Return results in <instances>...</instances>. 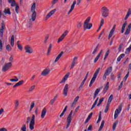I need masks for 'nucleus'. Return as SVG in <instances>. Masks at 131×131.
I'll use <instances>...</instances> for the list:
<instances>
[{
	"mask_svg": "<svg viewBox=\"0 0 131 131\" xmlns=\"http://www.w3.org/2000/svg\"><path fill=\"white\" fill-rule=\"evenodd\" d=\"M127 29L129 30H130L131 29V24H129L127 27Z\"/></svg>",
	"mask_w": 131,
	"mask_h": 131,
	"instance_id": "nucleus-64",
	"label": "nucleus"
},
{
	"mask_svg": "<svg viewBox=\"0 0 131 131\" xmlns=\"http://www.w3.org/2000/svg\"><path fill=\"white\" fill-rule=\"evenodd\" d=\"M13 62H14V56L11 55L9 58V63H13Z\"/></svg>",
	"mask_w": 131,
	"mask_h": 131,
	"instance_id": "nucleus-46",
	"label": "nucleus"
},
{
	"mask_svg": "<svg viewBox=\"0 0 131 131\" xmlns=\"http://www.w3.org/2000/svg\"><path fill=\"white\" fill-rule=\"evenodd\" d=\"M69 88V85L68 84H66L63 89V95L66 97L68 94V89Z\"/></svg>",
	"mask_w": 131,
	"mask_h": 131,
	"instance_id": "nucleus-16",
	"label": "nucleus"
},
{
	"mask_svg": "<svg viewBox=\"0 0 131 131\" xmlns=\"http://www.w3.org/2000/svg\"><path fill=\"white\" fill-rule=\"evenodd\" d=\"M127 25V21H125L122 25V29H121V33H123L124 32V30H125V27Z\"/></svg>",
	"mask_w": 131,
	"mask_h": 131,
	"instance_id": "nucleus-25",
	"label": "nucleus"
},
{
	"mask_svg": "<svg viewBox=\"0 0 131 131\" xmlns=\"http://www.w3.org/2000/svg\"><path fill=\"white\" fill-rule=\"evenodd\" d=\"M109 107H110V104H106L105 109L104 110V113H107V112H108V110H109Z\"/></svg>",
	"mask_w": 131,
	"mask_h": 131,
	"instance_id": "nucleus-45",
	"label": "nucleus"
},
{
	"mask_svg": "<svg viewBox=\"0 0 131 131\" xmlns=\"http://www.w3.org/2000/svg\"><path fill=\"white\" fill-rule=\"evenodd\" d=\"M68 32H69L68 30H66V31H64L63 32V33L58 38V40L57 41L58 43H59V42H61V41H62V40H63V39H64V38H65L66 36L67 35V34H68Z\"/></svg>",
	"mask_w": 131,
	"mask_h": 131,
	"instance_id": "nucleus-11",
	"label": "nucleus"
},
{
	"mask_svg": "<svg viewBox=\"0 0 131 131\" xmlns=\"http://www.w3.org/2000/svg\"><path fill=\"white\" fill-rule=\"evenodd\" d=\"M14 42H15V38H14V35H13L11 36V40H10V43H11V47H14V45H15Z\"/></svg>",
	"mask_w": 131,
	"mask_h": 131,
	"instance_id": "nucleus-26",
	"label": "nucleus"
},
{
	"mask_svg": "<svg viewBox=\"0 0 131 131\" xmlns=\"http://www.w3.org/2000/svg\"><path fill=\"white\" fill-rule=\"evenodd\" d=\"M101 15L104 18H107L109 16V10L107 7H103L101 8Z\"/></svg>",
	"mask_w": 131,
	"mask_h": 131,
	"instance_id": "nucleus-6",
	"label": "nucleus"
},
{
	"mask_svg": "<svg viewBox=\"0 0 131 131\" xmlns=\"http://www.w3.org/2000/svg\"><path fill=\"white\" fill-rule=\"evenodd\" d=\"M109 90V82H107L106 85L104 86V88L102 91L103 95H105L107 91Z\"/></svg>",
	"mask_w": 131,
	"mask_h": 131,
	"instance_id": "nucleus-17",
	"label": "nucleus"
},
{
	"mask_svg": "<svg viewBox=\"0 0 131 131\" xmlns=\"http://www.w3.org/2000/svg\"><path fill=\"white\" fill-rule=\"evenodd\" d=\"M49 35H47L46 37L45 38V40H44V43H47L48 42V40L49 39Z\"/></svg>",
	"mask_w": 131,
	"mask_h": 131,
	"instance_id": "nucleus-53",
	"label": "nucleus"
},
{
	"mask_svg": "<svg viewBox=\"0 0 131 131\" xmlns=\"http://www.w3.org/2000/svg\"><path fill=\"white\" fill-rule=\"evenodd\" d=\"M24 83V80H20L17 83H16L13 86V89H15V88H17V86H19L20 85H22Z\"/></svg>",
	"mask_w": 131,
	"mask_h": 131,
	"instance_id": "nucleus-21",
	"label": "nucleus"
},
{
	"mask_svg": "<svg viewBox=\"0 0 131 131\" xmlns=\"http://www.w3.org/2000/svg\"><path fill=\"white\" fill-rule=\"evenodd\" d=\"M109 54H110V50H108L105 53L103 60H106L107 59V57L109 56Z\"/></svg>",
	"mask_w": 131,
	"mask_h": 131,
	"instance_id": "nucleus-37",
	"label": "nucleus"
},
{
	"mask_svg": "<svg viewBox=\"0 0 131 131\" xmlns=\"http://www.w3.org/2000/svg\"><path fill=\"white\" fill-rule=\"evenodd\" d=\"M68 108V106L66 105L63 110V111H62V112L61 113V114L60 115L59 117H63V116H64V114H65V113L66 112V111H67V108Z\"/></svg>",
	"mask_w": 131,
	"mask_h": 131,
	"instance_id": "nucleus-33",
	"label": "nucleus"
},
{
	"mask_svg": "<svg viewBox=\"0 0 131 131\" xmlns=\"http://www.w3.org/2000/svg\"><path fill=\"white\" fill-rule=\"evenodd\" d=\"M35 124V116L32 115L31 120L30 122V130H33L34 129V125Z\"/></svg>",
	"mask_w": 131,
	"mask_h": 131,
	"instance_id": "nucleus-7",
	"label": "nucleus"
},
{
	"mask_svg": "<svg viewBox=\"0 0 131 131\" xmlns=\"http://www.w3.org/2000/svg\"><path fill=\"white\" fill-rule=\"evenodd\" d=\"M17 48L18 50H19V51H23V47L22 46V45H21V44H18L17 45Z\"/></svg>",
	"mask_w": 131,
	"mask_h": 131,
	"instance_id": "nucleus-50",
	"label": "nucleus"
},
{
	"mask_svg": "<svg viewBox=\"0 0 131 131\" xmlns=\"http://www.w3.org/2000/svg\"><path fill=\"white\" fill-rule=\"evenodd\" d=\"M69 75H70V73H68L63 77L62 80L61 81L60 83H64L65 81L67 80L68 77H69Z\"/></svg>",
	"mask_w": 131,
	"mask_h": 131,
	"instance_id": "nucleus-20",
	"label": "nucleus"
},
{
	"mask_svg": "<svg viewBox=\"0 0 131 131\" xmlns=\"http://www.w3.org/2000/svg\"><path fill=\"white\" fill-rule=\"evenodd\" d=\"M112 67H110L106 69L103 76V80H106V79H107V76L112 72Z\"/></svg>",
	"mask_w": 131,
	"mask_h": 131,
	"instance_id": "nucleus-8",
	"label": "nucleus"
},
{
	"mask_svg": "<svg viewBox=\"0 0 131 131\" xmlns=\"http://www.w3.org/2000/svg\"><path fill=\"white\" fill-rule=\"evenodd\" d=\"M115 28H116V25L115 24L110 32L108 39H110L112 37V35H113V33H114V31H115Z\"/></svg>",
	"mask_w": 131,
	"mask_h": 131,
	"instance_id": "nucleus-15",
	"label": "nucleus"
},
{
	"mask_svg": "<svg viewBox=\"0 0 131 131\" xmlns=\"http://www.w3.org/2000/svg\"><path fill=\"white\" fill-rule=\"evenodd\" d=\"M18 106H19V101L18 100H16L15 101V108L16 110L18 109Z\"/></svg>",
	"mask_w": 131,
	"mask_h": 131,
	"instance_id": "nucleus-41",
	"label": "nucleus"
},
{
	"mask_svg": "<svg viewBox=\"0 0 131 131\" xmlns=\"http://www.w3.org/2000/svg\"><path fill=\"white\" fill-rule=\"evenodd\" d=\"M72 114H73V111H71L68 115L67 118V126L66 128H68L69 126H70V124H71V122L72 121Z\"/></svg>",
	"mask_w": 131,
	"mask_h": 131,
	"instance_id": "nucleus-5",
	"label": "nucleus"
},
{
	"mask_svg": "<svg viewBox=\"0 0 131 131\" xmlns=\"http://www.w3.org/2000/svg\"><path fill=\"white\" fill-rule=\"evenodd\" d=\"M20 129L22 131H26V124H24Z\"/></svg>",
	"mask_w": 131,
	"mask_h": 131,
	"instance_id": "nucleus-51",
	"label": "nucleus"
},
{
	"mask_svg": "<svg viewBox=\"0 0 131 131\" xmlns=\"http://www.w3.org/2000/svg\"><path fill=\"white\" fill-rule=\"evenodd\" d=\"M5 14H8V15H11V10H10V8H6L5 9L4 11H3Z\"/></svg>",
	"mask_w": 131,
	"mask_h": 131,
	"instance_id": "nucleus-32",
	"label": "nucleus"
},
{
	"mask_svg": "<svg viewBox=\"0 0 131 131\" xmlns=\"http://www.w3.org/2000/svg\"><path fill=\"white\" fill-rule=\"evenodd\" d=\"M100 91H101V89H97L94 92V95L98 96L99 93H100Z\"/></svg>",
	"mask_w": 131,
	"mask_h": 131,
	"instance_id": "nucleus-48",
	"label": "nucleus"
},
{
	"mask_svg": "<svg viewBox=\"0 0 131 131\" xmlns=\"http://www.w3.org/2000/svg\"><path fill=\"white\" fill-rule=\"evenodd\" d=\"M6 50L8 52H10V51H12V48H11V46L10 45H7L6 46Z\"/></svg>",
	"mask_w": 131,
	"mask_h": 131,
	"instance_id": "nucleus-44",
	"label": "nucleus"
},
{
	"mask_svg": "<svg viewBox=\"0 0 131 131\" xmlns=\"http://www.w3.org/2000/svg\"><path fill=\"white\" fill-rule=\"evenodd\" d=\"M102 53H103V50H101L100 53L98 54L97 56L95 58L94 62L97 63V61L100 58V57H101V55H102Z\"/></svg>",
	"mask_w": 131,
	"mask_h": 131,
	"instance_id": "nucleus-24",
	"label": "nucleus"
},
{
	"mask_svg": "<svg viewBox=\"0 0 131 131\" xmlns=\"http://www.w3.org/2000/svg\"><path fill=\"white\" fill-rule=\"evenodd\" d=\"M81 26H82V24H81V23H79L78 25H77V28H80V27H81Z\"/></svg>",
	"mask_w": 131,
	"mask_h": 131,
	"instance_id": "nucleus-62",
	"label": "nucleus"
},
{
	"mask_svg": "<svg viewBox=\"0 0 131 131\" xmlns=\"http://www.w3.org/2000/svg\"><path fill=\"white\" fill-rule=\"evenodd\" d=\"M122 110V105L119 106L118 108H117L115 112L114 119H116L118 116V114H120Z\"/></svg>",
	"mask_w": 131,
	"mask_h": 131,
	"instance_id": "nucleus-9",
	"label": "nucleus"
},
{
	"mask_svg": "<svg viewBox=\"0 0 131 131\" xmlns=\"http://www.w3.org/2000/svg\"><path fill=\"white\" fill-rule=\"evenodd\" d=\"M19 9H20V7H19V6H16L15 7V12L17 14H18Z\"/></svg>",
	"mask_w": 131,
	"mask_h": 131,
	"instance_id": "nucleus-54",
	"label": "nucleus"
},
{
	"mask_svg": "<svg viewBox=\"0 0 131 131\" xmlns=\"http://www.w3.org/2000/svg\"><path fill=\"white\" fill-rule=\"evenodd\" d=\"M92 129H93V125L91 124L88 127L87 130H92Z\"/></svg>",
	"mask_w": 131,
	"mask_h": 131,
	"instance_id": "nucleus-58",
	"label": "nucleus"
},
{
	"mask_svg": "<svg viewBox=\"0 0 131 131\" xmlns=\"http://www.w3.org/2000/svg\"><path fill=\"white\" fill-rule=\"evenodd\" d=\"M35 9H36V3H34L31 8V11L32 13V19H30L27 24L29 28H31V26H32V21H35V19H36V12H35Z\"/></svg>",
	"mask_w": 131,
	"mask_h": 131,
	"instance_id": "nucleus-1",
	"label": "nucleus"
},
{
	"mask_svg": "<svg viewBox=\"0 0 131 131\" xmlns=\"http://www.w3.org/2000/svg\"><path fill=\"white\" fill-rule=\"evenodd\" d=\"M122 46H123V43H121L119 45V48H118L119 52H121V50H122Z\"/></svg>",
	"mask_w": 131,
	"mask_h": 131,
	"instance_id": "nucleus-55",
	"label": "nucleus"
},
{
	"mask_svg": "<svg viewBox=\"0 0 131 131\" xmlns=\"http://www.w3.org/2000/svg\"><path fill=\"white\" fill-rule=\"evenodd\" d=\"M129 33H130V30H128V29H126V30L124 33V35H128V34H129Z\"/></svg>",
	"mask_w": 131,
	"mask_h": 131,
	"instance_id": "nucleus-49",
	"label": "nucleus"
},
{
	"mask_svg": "<svg viewBox=\"0 0 131 131\" xmlns=\"http://www.w3.org/2000/svg\"><path fill=\"white\" fill-rule=\"evenodd\" d=\"M90 21H91V17L89 16L86 19V20L84 22V31H85L86 29H91V28L93 27V24L90 23Z\"/></svg>",
	"mask_w": 131,
	"mask_h": 131,
	"instance_id": "nucleus-2",
	"label": "nucleus"
},
{
	"mask_svg": "<svg viewBox=\"0 0 131 131\" xmlns=\"http://www.w3.org/2000/svg\"><path fill=\"white\" fill-rule=\"evenodd\" d=\"M98 101H99V97H97L96 100L95 101L94 103H93L91 110H93L95 107H96V105H97V103H98Z\"/></svg>",
	"mask_w": 131,
	"mask_h": 131,
	"instance_id": "nucleus-34",
	"label": "nucleus"
},
{
	"mask_svg": "<svg viewBox=\"0 0 131 131\" xmlns=\"http://www.w3.org/2000/svg\"><path fill=\"white\" fill-rule=\"evenodd\" d=\"M124 57H125V54L123 53L120 54V55L117 58V62H120V61L121 60V59H122L123 58H124Z\"/></svg>",
	"mask_w": 131,
	"mask_h": 131,
	"instance_id": "nucleus-30",
	"label": "nucleus"
},
{
	"mask_svg": "<svg viewBox=\"0 0 131 131\" xmlns=\"http://www.w3.org/2000/svg\"><path fill=\"white\" fill-rule=\"evenodd\" d=\"M64 54V52L63 51H61L60 54L57 56V57L56 58L54 62L55 63H57L59 60H60V58L62 57V55Z\"/></svg>",
	"mask_w": 131,
	"mask_h": 131,
	"instance_id": "nucleus-22",
	"label": "nucleus"
},
{
	"mask_svg": "<svg viewBox=\"0 0 131 131\" xmlns=\"http://www.w3.org/2000/svg\"><path fill=\"white\" fill-rule=\"evenodd\" d=\"M100 68L97 69L95 71V73L94 74L93 77H92L89 84L90 88H91V86H93V84L96 81V78H97V77L98 76V74H99V72H100Z\"/></svg>",
	"mask_w": 131,
	"mask_h": 131,
	"instance_id": "nucleus-3",
	"label": "nucleus"
},
{
	"mask_svg": "<svg viewBox=\"0 0 131 131\" xmlns=\"http://www.w3.org/2000/svg\"><path fill=\"white\" fill-rule=\"evenodd\" d=\"M15 79H11L10 81H12V82L19 81V79L17 78L16 76L15 77Z\"/></svg>",
	"mask_w": 131,
	"mask_h": 131,
	"instance_id": "nucleus-47",
	"label": "nucleus"
},
{
	"mask_svg": "<svg viewBox=\"0 0 131 131\" xmlns=\"http://www.w3.org/2000/svg\"><path fill=\"white\" fill-rule=\"evenodd\" d=\"M9 4H11V7H15L16 6V1L15 0H8Z\"/></svg>",
	"mask_w": 131,
	"mask_h": 131,
	"instance_id": "nucleus-28",
	"label": "nucleus"
},
{
	"mask_svg": "<svg viewBox=\"0 0 131 131\" xmlns=\"http://www.w3.org/2000/svg\"><path fill=\"white\" fill-rule=\"evenodd\" d=\"M75 5H76V0L74 1L73 4L71 5V9L68 13V15H69L72 12V11H73V10H74V7L75 6Z\"/></svg>",
	"mask_w": 131,
	"mask_h": 131,
	"instance_id": "nucleus-18",
	"label": "nucleus"
},
{
	"mask_svg": "<svg viewBox=\"0 0 131 131\" xmlns=\"http://www.w3.org/2000/svg\"><path fill=\"white\" fill-rule=\"evenodd\" d=\"M74 66H75V62L74 61H73V62L72 63L71 69H72V68H73V67H74Z\"/></svg>",
	"mask_w": 131,
	"mask_h": 131,
	"instance_id": "nucleus-61",
	"label": "nucleus"
},
{
	"mask_svg": "<svg viewBox=\"0 0 131 131\" xmlns=\"http://www.w3.org/2000/svg\"><path fill=\"white\" fill-rule=\"evenodd\" d=\"M92 116H93V112L91 113L88 117H87L85 121V123H88V122H89V121H90V120L91 119V118H92Z\"/></svg>",
	"mask_w": 131,
	"mask_h": 131,
	"instance_id": "nucleus-29",
	"label": "nucleus"
},
{
	"mask_svg": "<svg viewBox=\"0 0 131 131\" xmlns=\"http://www.w3.org/2000/svg\"><path fill=\"white\" fill-rule=\"evenodd\" d=\"M52 48H53V45L52 43H50L47 51V55H50V53H51V51H52Z\"/></svg>",
	"mask_w": 131,
	"mask_h": 131,
	"instance_id": "nucleus-36",
	"label": "nucleus"
},
{
	"mask_svg": "<svg viewBox=\"0 0 131 131\" xmlns=\"http://www.w3.org/2000/svg\"><path fill=\"white\" fill-rule=\"evenodd\" d=\"M35 89V85H32L29 89V93H31V92H33V90Z\"/></svg>",
	"mask_w": 131,
	"mask_h": 131,
	"instance_id": "nucleus-39",
	"label": "nucleus"
},
{
	"mask_svg": "<svg viewBox=\"0 0 131 131\" xmlns=\"http://www.w3.org/2000/svg\"><path fill=\"white\" fill-rule=\"evenodd\" d=\"M117 124H118V121H116L114 123V124L113 125V130H115V128H116V125H117Z\"/></svg>",
	"mask_w": 131,
	"mask_h": 131,
	"instance_id": "nucleus-42",
	"label": "nucleus"
},
{
	"mask_svg": "<svg viewBox=\"0 0 131 131\" xmlns=\"http://www.w3.org/2000/svg\"><path fill=\"white\" fill-rule=\"evenodd\" d=\"M13 67V64L11 62L5 63L2 68L3 72H7L8 70H10Z\"/></svg>",
	"mask_w": 131,
	"mask_h": 131,
	"instance_id": "nucleus-4",
	"label": "nucleus"
},
{
	"mask_svg": "<svg viewBox=\"0 0 131 131\" xmlns=\"http://www.w3.org/2000/svg\"><path fill=\"white\" fill-rule=\"evenodd\" d=\"M104 18H101L100 20V24L99 26H100V27H102V26L104 25Z\"/></svg>",
	"mask_w": 131,
	"mask_h": 131,
	"instance_id": "nucleus-52",
	"label": "nucleus"
},
{
	"mask_svg": "<svg viewBox=\"0 0 131 131\" xmlns=\"http://www.w3.org/2000/svg\"><path fill=\"white\" fill-rule=\"evenodd\" d=\"M79 99V96H77L74 100V102H75L76 103L78 101V99Z\"/></svg>",
	"mask_w": 131,
	"mask_h": 131,
	"instance_id": "nucleus-60",
	"label": "nucleus"
},
{
	"mask_svg": "<svg viewBox=\"0 0 131 131\" xmlns=\"http://www.w3.org/2000/svg\"><path fill=\"white\" fill-rule=\"evenodd\" d=\"M58 98V94H56L55 96L54 97V99H52L50 101V105H53L54 103L56 101V100H57V98Z\"/></svg>",
	"mask_w": 131,
	"mask_h": 131,
	"instance_id": "nucleus-31",
	"label": "nucleus"
},
{
	"mask_svg": "<svg viewBox=\"0 0 131 131\" xmlns=\"http://www.w3.org/2000/svg\"><path fill=\"white\" fill-rule=\"evenodd\" d=\"M56 11H57V10H56V9L51 10V11L47 15V16H46V18H45V20L47 21V20H48V19H49V18H50L52 15H54V14H55V12H56Z\"/></svg>",
	"mask_w": 131,
	"mask_h": 131,
	"instance_id": "nucleus-14",
	"label": "nucleus"
},
{
	"mask_svg": "<svg viewBox=\"0 0 131 131\" xmlns=\"http://www.w3.org/2000/svg\"><path fill=\"white\" fill-rule=\"evenodd\" d=\"M131 15V8H129L128 9V11L127 12V14L124 18V20H127V19L128 18V17H129V16H130Z\"/></svg>",
	"mask_w": 131,
	"mask_h": 131,
	"instance_id": "nucleus-23",
	"label": "nucleus"
},
{
	"mask_svg": "<svg viewBox=\"0 0 131 131\" xmlns=\"http://www.w3.org/2000/svg\"><path fill=\"white\" fill-rule=\"evenodd\" d=\"M3 51V42H2V40L0 39V52Z\"/></svg>",
	"mask_w": 131,
	"mask_h": 131,
	"instance_id": "nucleus-57",
	"label": "nucleus"
},
{
	"mask_svg": "<svg viewBox=\"0 0 131 131\" xmlns=\"http://www.w3.org/2000/svg\"><path fill=\"white\" fill-rule=\"evenodd\" d=\"M111 78L112 80H115V78H116V77H115V75L113 74V73H111Z\"/></svg>",
	"mask_w": 131,
	"mask_h": 131,
	"instance_id": "nucleus-43",
	"label": "nucleus"
},
{
	"mask_svg": "<svg viewBox=\"0 0 131 131\" xmlns=\"http://www.w3.org/2000/svg\"><path fill=\"white\" fill-rule=\"evenodd\" d=\"M34 106H35V103H34V101H32L31 104L30 112H31L32 110V109L34 108Z\"/></svg>",
	"mask_w": 131,
	"mask_h": 131,
	"instance_id": "nucleus-38",
	"label": "nucleus"
},
{
	"mask_svg": "<svg viewBox=\"0 0 131 131\" xmlns=\"http://www.w3.org/2000/svg\"><path fill=\"white\" fill-rule=\"evenodd\" d=\"M99 46H100V44H98L97 47L95 48L94 51L92 53L93 55H95V53L98 52V49H99Z\"/></svg>",
	"mask_w": 131,
	"mask_h": 131,
	"instance_id": "nucleus-40",
	"label": "nucleus"
},
{
	"mask_svg": "<svg viewBox=\"0 0 131 131\" xmlns=\"http://www.w3.org/2000/svg\"><path fill=\"white\" fill-rule=\"evenodd\" d=\"M113 100V94H112L110 95V96L108 99L107 104L108 105H110L111 104V102H112Z\"/></svg>",
	"mask_w": 131,
	"mask_h": 131,
	"instance_id": "nucleus-27",
	"label": "nucleus"
},
{
	"mask_svg": "<svg viewBox=\"0 0 131 131\" xmlns=\"http://www.w3.org/2000/svg\"><path fill=\"white\" fill-rule=\"evenodd\" d=\"M25 50L26 53H28V54H32L33 53V49L30 45H27L25 47Z\"/></svg>",
	"mask_w": 131,
	"mask_h": 131,
	"instance_id": "nucleus-12",
	"label": "nucleus"
},
{
	"mask_svg": "<svg viewBox=\"0 0 131 131\" xmlns=\"http://www.w3.org/2000/svg\"><path fill=\"white\" fill-rule=\"evenodd\" d=\"M104 124H105V121L102 120L100 126L98 129V131H101L103 129V127H104Z\"/></svg>",
	"mask_w": 131,
	"mask_h": 131,
	"instance_id": "nucleus-35",
	"label": "nucleus"
},
{
	"mask_svg": "<svg viewBox=\"0 0 131 131\" xmlns=\"http://www.w3.org/2000/svg\"><path fill=\"white\" fill-rule=\"evenodd\" d=\"M58 1H59V0H53V1H52V4L53 6H54V5L57 4V3H58Z\"/></svg>",
	"mask_w": 131,
	"mask_h": 131,
	"instance_id": "nucleus-59",
	"label": "nucleus"
},
{
	"mask_svg": "<svg viewBox=\"0 0 131 131\" xmlns=\"http://www.w3.org/2000/svg\"><path fill=\"white\" fill-rule=\"evenodd\" d=\"M50 72H51V70L49 68H47L42 71L41 75V76H48L50 74Z\"/></svg>",
	"mask_w": 131,
	"mask_h": 131,
	"instance_id": "nucleus-10",
	"label": "nucleus"
},
{
	"mask_svg": "<svg viewBox=\"0 0 131 131\" xmlns=\"http://www.w3.org/2000/svg\"><path fill=\"white\" fill-rule=\"evenodd\" d=\"M0 131H8V129L6 128H0Z\"/></svg>",
	"mask_w": 131,
	"mask_h": 131,
	"instance_id": "nucleus-63",
	"label": "nucleus"
},
{
	"mask_svg": "<svg viewBox=\"0 0 131 131\" xmlns=\"http://www.w3.org/2000/svg\"><path fill=\"white\" fill-rule=\"evenodd\" d=\"M128 75H129V72H128L126 75L124 77L123 79L124 80H125V81H126V80L127 79V77H128Z\"/></svg>",
	"mask_w": 131,
	"mask_h": 131,
	"instance_id": "nucleus-56",
	"label": "nucleus"
},
{
	"mask_svg": "<svg viewBox=\"0 0 131 131\" xmlns=\"http://www.w3.org/2000/svg\"><path fill=\"white\" fill-rule=\"evenodd\" d=\"M47 108L44 107L41 113V118L43 119L45 118V116H46V114H47Z\"/></svg>",
	"mask_w": 131,
	"mask_h": 131,
	"instance_id": "nucleus-19",
	"label": "nucleus"
},
{
	"mask_svg": "<svg viewBox=\"0 0 131 131\" xmlns=\"http://www.w3.org/2000/svg\"><path fill=\"white\" fill-rule=\"evenodd\" d=\"M2 26L1 27V28L0 29V37H4V29H5V22L4 20L2 23Z\"/></svg>",
	"mask_w": 131,
	"mask_h": 131,
	"instance_id": "nucleus-13",
	"label": "nucleus"
}]
</instances>
